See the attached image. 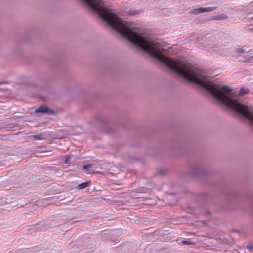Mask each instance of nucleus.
Segmentation results:
<instances>
[{
  "label": "nucleus",
  "instance_id": "20e7f679",
  "mask_svg": "<svg viewBox=\"0 0 253 253\" xmlns=\"http://www.w3.org/2000/svg\"><path fill=\"white\" fill-rule=\"evenodd\" d=\"M91 184V181H88L86 182H84L81 183L78 186V188L79 189H83L87 187H88Z\"/></svg>",
  "mask_w": 253,
  "mask_h": 253
},
{
  "label": "nucleus",
  "instance_id": "6e6552de",
  "mask_svg": "<svg viewBox=\"0 0 253 253\" xmlns=\"http://www.w3.org/2000/svg\"><path fill=\"white\" fill-rule=\"evenodd\" d=\"M248 92V91L247 89L245 90L244 89H241L239 91V94L240 95H244V94L247 93Z\"/></svg>",
  "mask_w": 253,
  "mask_h": 253
},
{
  "label": "nucleus",
  "instance_id": "0eeeda50",
  "mask_svg": "<svg viewBox=\"0 0 253 253\" xmlns=\"http://www.w3.org/2000/svg\"><path fill=\"white\" fill-rule=\"evenodd\" d=\"M253 60V56H252L250 57L248 59L246 58L245 60L239 59V60L241 61H243V62L247 61V62H251Z\"/></svg>",
  "mask_w": 253,
  "mask_h": 253
},
{
  "label": "nucleus",
  "instance_id": "f257e3e1",
  "mask_svg": "<svg viewBox=\"0 0 253 253\" xmlns=\"http://www.w3.org/2000/svg\"><path fill=\"white\" fill-rule=\"evenodd\" d=\"M216 100L248 119L253 124V107L241 104L234 99L232 90L228 87L216 85Z\"/></svg>",
  "mask_w": 253,
  "mask_h": 253
},
{
  "label": "nucleus",
  "instance_id": "1a4fd4ad",
  "mask_svg": "<svg viewBox=\"0 0 253 253\" xmlns=\"http://www.w3.org/2000/svg\"><path fill=\"white\" fill-rule=\"evenodd\" d=\"M181 243L184 245H190L192 244L189 241H182Z\"/></svg>",
  "mask_w": 253,
  "mask_h": 253
},
{
  "label": "nucleus",
  "instance_id": "9b49d317",
  "mask_svg": "<svg viewBox=\"0 0 253 253\" xmlns=\"http://www.w3.org/2000/svg\"><path fill=\"white\" fill-rule=\"evenodd\" d=\"M236 52L237 53H242L243 52V50L241 48V49H237L236 50Z\"/></svg>",
  "mask_w": 253,
  "mask_h": 253
},
{
  "label": "nucleus",
  "instance_id": "423d86ee",
  "mask_svg": "<svg viewBox=\"0 0 253 253\" xmlns=\"http://www.w3.org/2000/svg\"><path fill=\"white\" fill-rule=\"evenodd\" d=\"M226 18V16H225L223 14H221V15H218V16H216L214 18V19H216V20H222V19H225Z\"/></svg>",
  "mask_w": 253,
  "mask_h": 253
},
{
  "label": "nucleus",
  "instance_id": "f03ea898",
  "mask_svg": "<svg viewBox=\"0 0 253 253\" xmlns=\"http://www.w3.org/2000/svg\"><path fill=\"white\" fill-rule=\"evenodd\" d=\"M215 9V7H201L192 10L191 13L195 14H198L202 13L212 11Z\"/></svg>",
  "mask_w": 253,
  "mask_h": 253
},
{
  "label": "nucleus",
  "instance_id": "7ed1b4c3",
  "mask_svg": "<svg viewBox=\"0 0 253 253\" xmlns=\"http://www.w3.org/2000/svg\"><path fill=\"white\" fill-rule=\"evenodd\" d=\"M36 112L37 113H52L53 111H51L47 107L41 106L39 107L35 110Z\"/></svg>",
  "mask_w": 253,
  "mask_h": 253
},
{
  "label": "nucleus",
  "instance_id": "39448f33",
  "mask_svg": "<svg viewBox=\"0 0 253 253\" xmlns=\"http://www.w3.org/2000/svg\"><path fill=\"white\" fill-rule=\"evenodd\" d=\"M32 137L33 139L36 140H43L44 139V135L42 134L34 135H33Z\"/></svg>",
  "mask_w": 253,
  "mask_h": 253
},
{
  "label": "nucleus",
  "instance_id": "9d476101",
  "mask_svg": "<svg viewBox=\"0 0 253 253\" xmlns=\"http://www.w3.org/2000/svg\"><path fill=\"white\" fill-rule=\"evenodd\" d=\"M90 168H91V165H84L83 166L84 169H87Z\"/></svg>",
  "mask_w": 253,
  "mask_h": 253
},
{
  "label": "nucleus",
  "instance_id": "f8f14e48",
  "mask_svg": "<svg viewBox=\"0 0 253 253\" xmlns=\"http://www.w3.org/2000/svg\"><path fill=\"white\" fill-rule=\"evenodd\" d=\"M1 83H0V84H1Z\"/></svg>",
  "mask_w": 253,
  "mask_h": 253
}]
</instances>
